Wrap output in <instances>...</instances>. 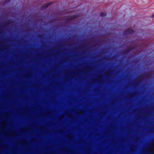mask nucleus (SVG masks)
<instances>
[{
    "label": "nucleus",
    "instance_id": "21",
    "mask_svg": "<svg viewBox=\"0 0 154 154\" xmlns=\"http://www.w3.org/2000/svg\"><path fill=\"white\" fill-rule=\"evenodd\" d=\"M11 0H6L5 1V3H8L10 2Z\"/></svg>",
    "mask_w": 154,
    "mask_h": 154
},
{
    "label": "nucleus",
    "instance_id": "15",
    "mask_svg": "<svg viewBox=\"0 0 154 154\" xmlns=\"http://www.w3.org/2000/svg\"><path fill=\"white\" fill-rule=\"evenodd\" d=\"M105 75L108 77L110 75V72L109 71H107L105 73Z\"/></svg>",
    "mask_w": 154,
    "mask_h": 154
},
{
    "label": "nucleus",
    "instance_id": "13",
    "mask_svg": "<svg viewBox=\"0 0 154 154\" xmlns=\"http://www.w3.org/2000/svg\"><path fill=\"white\" fill-rule=\"evenodd\" d=\"M142 101L143 102L145 103H147L148 102V100L146 99L145 98L143 97L142 98Z\"/></svg>",
    "mask_w": 154,
    "mask_h": 154
},
{
    "label": "nucleus",
    "instance_id": "19",
    "mask_svg": "<svg viewBox=\"0 0 154 154\" xmlns=\"http://www.w3.org/2000/svg\"><path fill=\"white\" fill-rule=\"evenodd\" d=\"M9 114V112H7V113H5V116L6 117H8V116Z\"/></svg>",
    "mask_w": 154,
    "mask_h": 154
},
{
    "label": "nucleus",
    "instance_id": "5",
    "mask_svg": "<svg viewBox=\"0 0 154 154\" xmlns=\"http://www.w3.org/2000/svg\"><path fill=\"white\" fill-rule=\"evenodd\" d=\"M134 48V47H131L128 48V50L126 51H125L124 52V54H126L127 53L130 51H131L133 50Z\"/></svg>",
    "mask_w": 154,
    "mask_h": 154
},
{
    "label": "nucleus",
    "instance_id": "8",
    "mask_svg": "<svg viewBox=\"0 0 154 154\" xmlns=\"http://www.w3.org/2000/svg\"><path fill=\"white\" fill-rule=\"evenodd\" d=\"M7 123L6 121H4L1 124V128H4L5 125H6Z\"/></svg>",
    "mask_w": 154,
    "mask_h": 154
},
{
    "label": "nucleus",
    "instance_id": "30",
    "mask_svg": "<svg viewBox=\"0 0 154 154\" xmlns=\"http://www.w3.org/2000/svg\"><path fill=\"white\" fill-rule=\"evenodd\" d=\"M96 79H94V82L96 81Z\"/></svg>",
    "mask_w": 154,
    "mask_h": 154
},
{
    "label": "nucleus",
    "instance_id": "25",
    "mask_svg": "<svg viewBox=\"0 0 154 154\" xmlns=\"http://www.w3.org/2000/svg\"><path fill=\"white\" fill-rule=\"evenodd\" d=\"M63 117H64V115H62L60 117V118L61 119L63 118Z\"/></svg>",
    "mask_w": 154,
    "mask_h": 154
},
{
    "label": "nucleus",
    "instance_id": "20",
    "mask_svg": "<svg viewBox=\"0 0 154 154\" xmlns=\"http://www.w3.org/2000/svg\"><path fill=\"white\" fill-rule=\"evenodd\" d=\"M30 130V129L29 128L25 129L23 130L22 131H23L24 132H25L26 131V130Z\"/></svg>",
    "mask_w": 154,
    "mask_h": 154
},
{
    "label": "nucleus",
    "instance_id": "22",
    "mask_svg": "<svg viewBox=\"0 0 154 154\" xmlns=\"http://www.w3.org/2000/svg\"><path fill=\"white\" fill-rule=\"evenodd\" d=\"M145 76L146 77H149L150 76V75L149 74H147L145 75Z\"/></svg>",
    "mask_w": 154,
    "mask_h": 154
},
{
    "label": "nucleus",
    "instance_id": "14",
    "mask_svg": "<svg viewBox=\"0 0 154 154\" xmlns=\"http://www.w3.org/2000/svg\"><path fill=\"white\" fill-rule=\"evenodd\" d=\"M106 15V14L103 12H102L100 13V16L101 17H105Z\"/></svg>",
    "mask_w": 154,
    "mask_h": 154
},
{
    "label": "nucleus",
    "instance_id": "28",
    "mask_svg": "<svg viewBox=\"0 0 154 154\" xmlns=\"http://www.w3.org/2000/svg\"><path fill=\"white\" fill-rule=\"evenodd\" d=\"M2 31L1 28H0V34L2 33Z\"/></svg>",
    "mask_w": 154,
    "mask_h": 154
},
{
    "label": "nucleus",
    "instance_id": "29",
    "mask_svg": "<svg viewBox=\"0 0 154 154\" xmlns=\"http://www.w3.org/2000/svg\"><path fill=\"white\" fill-rule=\"evenodd\" d=\"M42 36H43V35H39V37H41Z\"/></svg>",
    "mask_w": 154,
    "mask_h": 154
},
{
    "label": "nucleus",
    "instance_id": "12",
    "mask_svg": "<svg viewBox=\"0 0 154 154\" xmlns=\"http://www.w3.org/2000/svg\"><path fill=\"white\" fill-rule=\"evenodd\" d=\"M84 113V111L83 110H79L78 111L77 114L78 115H81L83 114Z\"/></svg>",
    "mask_w": 154,
    "mask_h": 154
},
{
    "label": "nucleus",
    "instance_id": "1",
    "mask_svg": "<svg viewBox=\"0 0 154 154\" xmlns=\"http://www.w3.org/2000/svg\"><path fill=\"white\" fill-rule=\"evenodd\" d=\"M137 93L136 92H132L127 96H125L124 97L125 100H128L129 101H133L135 98L136 95Z\"/></svg>",
    "mask_w": 154,
    "mask_h": 154
},
{
    "label": "nucleus",
    "instance_id": "17",
    "mask_svg": "<svg viewBox=\"0 0 154 154\" xmlns=\"http://www.w3.org/2000/svg\"><path fill=\"white\" fill-rule=\"evenodd\" d=\"M22 144H26L27 143V142L26 140H23L21 142Z\"/></svg>",
    "mask_w": 154,
    "mask_h": 154
},
{
    "label": "nucleus",
    "instance_id": "23",
    "mask_svg": "<svg viewBox=\"0 0 154 154\" xmlns=\"http://www.w3.org/2000/svg\"><path fill=\"white\" fill-rule=\"evenodd\" d=\"M139 82L138 81L136 83H135V85H139Z\"/></svg>",
    "mask_w": 154,
    "mask_h": 154
},
{
    "label": "nucleus",
    "instance_id": "31",
    "mask_svg": "<svg viewBox=\"0 0 154 154\" xmlns=\"http://www.w3.org/2000/svg\"><path fill=\"white\" fill-rule=\"evenodd\" d=\"M66 148H64V149H63V150L64 151H66Z\"/></svg>",
    "mask_w": 154,
    "mask_h": 154
},
{
    "label": "nucleus",
    "instance_id": "9",
    "mask_svg": "<svg viewBox=\"0 0 154 154\" xmlns=\"http://www.w3.org/2000/svg\"><path fill=\"white\" fill-rule=\"evenodd\" d=\"M66 138L70 139L72 140L73 138V137L71 134H67L66 136Z\"/></svg>",
    "mask_w": 154,
    "mask_h": 154
},
{
    "label": "nucleus",
    "instance_id": "4",
    "mask_svg": "<svg viewBox=\"0 0 154 154\" xmlns=\"http://www.w3.org/2000/svg\"><path fill=\"white\" fill-rule=\"evenodd\" d=\"M77 17V15H75L71 17L66 19V20L67 21H69Z\"/></svg>",
    "mask_w": 154,
    "mask_h": 154
},
{
    "label": "nucleus",
    "instance_id": "7",
    "mask_svg": "<svg viewBox=\"0 0 154 154\" xmlns=\"http://www.w3.org/2000/svg\"><path fill=\"white\" fill-rule=\"evenodd\" d=\"M51 4V3H49L46 4L45 5L42 6V9H46Z\"/></svg>",
    "mask_w": 154,
    "mask_h": 154
},
{
    "label": "nucleus",
    "instance_id": "11",
    "mask_svg": "<svg viewBox=\"0 0 154 154\" xmlns=\"http://www.w3.org/2000/svg\"><path fill=\"white\" fill-rule=\"evenodd\" d=\"M66 115L69 118H73V116L72 115V113H71L70 112H68L66 113Z\"/></svg>",
    "mask_w": 154,
    "mask_h": 154
},
{
    "label": "nucleus",
    "instance_id": "32",
    "mask_svg": "<svg viewBox=\"0 0 154 154\" xmlns=\"http://www.w3.org/2000/svg\"><path fill=\"white\" fill-rule=\"evenodd\" d=\"M34 139H35L34 138L32 140H32H34Z\"/></svg>",
    "mask_w": 154,
    "mask_h": 154
},
{
    "label": "nucleus",
    "instance_id": "3",
    "mask_svg": "<svg viewBox=\"0 0 154 154\" xmlns=\"http://www.w3.org/2000/svg\"><path fill=\"white\" fill-rule=\"evenodd\" d=\"M126 106H85V107H126ZM129 107H131V108H134V107H136V106H129ZM139 107L140 106H139ZM145 107V109L147 108V107L149 106H144ZM149 107H154V106H149Z\"/></svg>",
    "mask_w": 154,
    "mask_h": 154
},
{
    "label": "nucleus",
    "instance_id": "6",
    "mask_svg": "<svg viewBox=\"0 0 154 154\" xmlns=\"http://www.w3.org/2000/svg\"><path fill=\"white\" fill-rule=\"evenodd\" d=\"M136 149V147L135 145H133L131 146L130 148V150L132 152L134 151Z\"/></svg>",
    "mask_w": 154,
    "mask_h": 154
},
{
    "label": "nucleus",
    "instance_id": "10",
    "mask_svg": "<svg viewBox=\"0 0 154 154\" xmlns=\"http://www.w3.org/2000/svg\"><path fill=\"white\" fill-rule=\"evenodd\" d=\"M12 23V21L11 20H8V21L5 24V26H7L8 24L11 23Z\"/></svg>",
    "mask_w": 154,
    "mask_h": 154
},
{
    "label": "nucleus",
    "instance_id": "2",
    "mask_svg": "<svg viewBox=\"0 0 154 154\" xmlns=\"http://www.w3.org/2000/svg\"><path fill=\"white\" fill-rule=\"evenodd\" d=\"M134 32V31L131 28H129L125 30L123 33L124 35H129L131 34H133Z\"/></svg>",
    "mask_w": 154,
    "mask_h": 154
},
{
    "label": "nucleus",
    "instance_id": "24",
    "mask_svg": "<svg viewBox=\"0 0 154 154\" xmlns=\"http://www.w3.org/2000/svg\"><path fill=\"white\" fill-rule=\"evenodd\" d=\"M41 129H43L45 128V127L44 126H41L40 127Z\"/></svg>",
    "mask_w": 154,
    "mask_h": 154
},
{
    "label": "nucleus",
    "instance_id": "16",
    "mask_svg": "<svg viewBox=\"0 0 154 154\" xmlns=\"http://www.w3.org/2000/svg\"><path fill=\"white\" fill-rule=\"evenodd\" d=\"M17 134V133L16 132H11V134L12 136H14Z\"/></svg>",
    "mask_w": 154,
    "mask_h": 154
},
{
    "label": "nucleus",
    "instance_id": "18",
    "mask_svg": "<svg viewBox=\"0 0 154 154\" xmlns=\"http://www.w3.org/2000/svg\"><path fill=\"white\" fill-rule=\"evenodd\" d=\"M139 79L140 82H142L143 81L144 79L143 77H140L139 78Z\"/></svg>",
    "mask_w": 154,
    "mask_h": 154
},
{
    "label": "nucleus",
    "instance_id": "27",
    "mask_svg": "<svg viewBox=\"0 0 154 154\" xmlns=\"http://www.w3.org/2000/svg\"><path fill=\"white\" fill-rule=\"evenodd\" d=\"M48 114V112H46L45 113L44 115H46Z\"/></svg>",
    "mask_w": 154,
    "mask_h": 154
},
{
    "label": "nucleus",
    "instance_id": "26",
    "mask_svg": "<svg viewBox=\"0 0 154 154\" xmlns=\"http://www.w3.org/2000/svg\"><path fill=\"white\" fill-rule=\"evenodd\" d=\"M151 17L152 18H153L154 17V13L153 14V15H152L151 16Z\"/></svg>",
    "mask_w": 154,
    "mask_h": 154
}]
</instances>
